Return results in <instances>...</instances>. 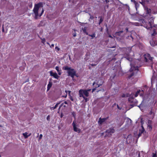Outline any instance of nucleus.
I'll list each match as a JSON object with an SVG mask.
<instances>
[{"label": "nucleus", "mask_w": 157, "mask_h": 157, "mask_svg": "<svg viewBox=\"0 0 157 157\" xmlns=\"http://www.w3.org/2000/svg\"><path fill=\"white\" fill-rule=\"evenodd\" d=\"M144 61L147 63V66H150L152 69H153V66H155L154 69H157V63H153V58L150 55L149 53H147L145 54L144 55Z\"/></svg>", "instance_id": "obj_1"}, {"label": "nucleus", "mask_w": 157, "mask_h": 157, "mask_svg": "<svg viewBox=\"0 0 157 157\" xmlns=\"http://www.w3.org/2000/svg\"><path fill=\"white\" fill-rule=\"evenodd\" d=\"M43 5L42 2H39L37 4H35L33 9V12L35 14V18L36 19L38 18V10L39 8L41 7H43ZM44 12V10L43 8L42 9L41 12L39 15L40 17H41Z\"/></svg>", "instance_id": "obj_2"}, {"label": "nucleus", "mask_w": 157, "mask_h": 157, "mask_svg": "<svg viewBox=\"0 0 157 157\" xmlns=\"http://www.w3.org/2000/svg\"><path fill=\"white\" fill-rule=\"evenodd\" d=\"M67 70V73L68 76H71L72 78H74V76L78 77V76L76 74V71L74 70V69Z\"/></svg>", "instance_id": "obj_3"}, {"label": "nucleus", "mask_w": 157, "mask_h": 157, "mask_svg": "<svg viewBox=\"0 0 157 157\" xmlns=\"http://www.w3.org/2000/svg\"><path fill=\"white\" fill-rule=\"evenodd\" d=\"M131 67L130 69H132V67H133V69H138L141 66V62L140 61L136 62L135 64L132 63L131 64Z\"/></svg>", "instance_id": "obj_4"}, {"label": "nucleus", "mask_w": 157, "mask_h": 157, "mask_svg": "<svg viewBox=\"0 0 157 157\" xmlns=\"http://www.w3.org/2000/svg\"><path fill=\"white\" fill-rule=\"evenodd\" d=\"M115 130L113 128H109L106 131V136H110L112 133H114Z\"/></svg>", "instance_id": "obj_5"}, {"label": "nucleus", "mask_w": 157, "mask_h": 157, "mask_svg": "<svg viewBox=\"0 0 157 157\" xmlns=\"http://www.w3.org/2000/svg\"><path fill=\"white\" fill-rule=\"evenodd\" d=\"M128 101L131 103H136L137 102V101L132 96H130V97L128 98Z\"/></svg>", "instance_id": "obj_6"}, {"label": "nucleus", "mask_w": 157, "mask_h": 157, "mask_svg": "<svg viewBox=\"0 0 157 157\" xmlns=\"http://www.w3.org/2000/svg\"><path fill=\"white\" fill-rule=\"evenodd\" d=\"M144 26L147 29H149L152 28V22L149 21L147 23V24H144Z\"/></svg>", "instance_id": "obj_7"}, {"label": "nucleus", "mask_w": 157, "mask_h": 157, "mask_svg": "<svg viewBox=\"0 0 157 157\" xmlns=\"http://www.w3.org/2000/svg\"><path fill=\"white\" fill-rule=\"evenodd\" d=\"M109 117H108L106 118H100L99 119V121H98V123L100 124H101L103 123L106 120L108 119Z\"/></svg>", "instance_id": "obj_8"}, {"label": "nucleus", "mask_w": 157, "mask_h": 157, "mask_svg": "<svg viewBox=\"0 0 157 157\" xmlns=\"http://www.w3.org/2000/svg\"><path fill=\"white\" fill-rule=\"evenodd\" d=\"M139 69H130L129 70V71L131 73V74L129 75L128 77V79H130L131 77H132L134 75V71L137 70L139 71Z\"/></svg>", "instance_id": "obj_9"}, {"label": "nucleus", "mask_w": 157, "mask_h": 157, "mask_svg": "<svg viewBox=\"0 0 157 157\" xmlns=\"http://www.w3.org/2000/svg\"><path fill=\"white\" fill-rule=\"evenodd\" d=\"M142 129H140V132L138 134V138H139L140 136H141L142 134H144V129L143 125H142Z\"/></svg>", "instance_id": "obj_10"}, {"label": "nucleus", "mask_w": 157, "mask_h": 157, "mask_svg": "<svg viewBox=\"0 0 157 157\" xmlns=\"http://www.w3.org/2000/svg\"><path fill=\"white\" fill-rule=\"evenodd\" d=\"M149 101L148 100L146 99L145 98L143 99V100L141 103V105H143L144 107H145L147 105V103Z\"/></svg>", "instance_id": "obj_11"}, {"label": "nucleus", "mask_w": 157, "mask_h": 157, "mask_svg": "<svg viewBox=\"0 0 157 157\" xmlns=\"http://www.w3.org/2000/svg\"><path fill=\"white\" fill-rule=\"evenodd\" d=\"M52 83L51 82V79H49V83L48 84V87H47V90H49L50 88L52 86Z\"/></svg>", "instance_id": "obj_12"}, {"label": "nucleus", "mask_w": 157, "mask_h": 157, "mask_svg": "<svg viewBox=\"0 0 157 157\" xmlns=\"http://www.w3.org/2000/svg\"><path fill=\"white\" fill-rule=\"evenodd\" d=\"M84 92L83 90L81 89L79 91V95L80 97L83 98L84 96Z\"/></svg>", "instance_id": "obj_13"}, {"label": "nucleus", "mask_w": 157, "mask_h": 157, "mask_svg": "<svg viewBox=\"0 0 157 157\" xmlns=\"http://www.w3.org/2000/svg\"><path fill=\"white\" fill-rule=\"evenodd\" d=\"M123 32V30H121L119 32H117L115 33L114 35L116 36H121V33H122Z\"/></svg>", "instance_id": "obj_14"}, {"label": "nucleus", "mask_w": 157, "mask_h": 157, "mask_svg": "<svg viewBox=\"0 0 157 157\" xmlns=\"http://www.w3.org/2000/svg\"><path fill=\"white\" fill-rule=\"evenodd\" d=\"M50 74L51 76H53L55 78H58L59 77L58 75L56 73H53L51 71L50 72Z\"/></svg>", "instance_id": "obj_15"}, {"label": "nucleus", "mask_w": 157, "mask_h": 157, "mask_svg": "<svg viewBox=\"0 0 157 157\" xmlns=\"http://www.w3.org/2000/svg\"><path fill=\"white\" fill-rule=\"evenodd\" d=\"M83 90L84 95L86 97H88L89 96V93L88 92V90Z\"/></svg>", "instance_id": "obj_16"}, {"label": "nucleus", "mask_w": 157, "mask_h": 157, "mask_svg": "<svg viewBox=\"0 0 157 157\" xmlns=\"http://www.w3.org/2000/svg\"><path fill=\"white\" fill-rule=\"evenodd\" d=\"M22 134L24 137L25 138V139H26L28 138V137L31 134V133H30L29 135H28V133L25 132L24 133H23Z\"/></svg>", "instance_id": "obj_17"}, {"label": "nucleus", "mask_w": 157, "mask_h": 157, "mask_svg": "<svg viewBox=\"0 0 157 157\" xmlns=\"http://www.w3.org/2000/svg\"><path fill=\"white\" fill-rule=\"evenodd\" d=\"M150 43L151 45L152 46H154L155 45V42L153 41V40H151L150 41Z\"/></svg>", "instance_id": "obj_18"}, {"label": "nucleus", "mask_w": 157, "mask_h": 157, "mask_svg": "<svg viewBox=\"0 0 157 157\" xmlns=\"http://www.w3.org/2000/svg\"><path fill=\"white\" fill-rule=\"evenodd\" d=\"M73 129L74 131L76 132H80V130L76 126L73 127Z\"/></svg>", "instance_id": "obj_19"}, {"label": "nucleus", "mask_w": 157, "mask_h": 157, "mask_svg": "<svg viewBox=\"0 0 157 157\" xmlns=\"http://www.w3.org/2000/svg\"><path fill=\"white\" fill-rule=\"evenodd\" d=\"M60 102L57 103L54 107H51V109H56L58 106V105L60 104Z\"/></svg>", "instance_id": "obj_20"}, {"label": "nucleus", "mask_w": 157, "mask_h": 157, "mask_svg": "<svg viewBox=\"0 0 157 157\" xmlns=\"http://www.w3.org/2000/svg\"><path fill=\"white\" fill-rule=\"evenodd\" d=\"M154 114L155 113L154 111V109L152 107L151 108V111L149 112V114L150 115H152V114Z\"/></svg>", "instance_id": "obj_21"}, {"label": "nucleus", "mask_w": 157, "mask_h": 157, "mask_svg": "<svg viewBox=\"0 0 157 157\" xmlns=\"http://www.w3.org/2000/svg\"><path fill=\"white\" fill-rule=\"evenodd\" d=\"M153 76L151 78V80H152V79H154L155 78V76H156V75L155 74V71L154 70H153Z\"/></svg>", "instance_id": "obj_22"}, {"label": "nucleus", "mask_w": 157, "mask_h": 157, "mask_svg": "<svg viewBox=\"0 0 157 157\" xmlns=\"http://www.w3.org/2000/svg\"><path fill=\"white\" fill-rule=\"evenodd\" d=\"M82 29L84 33H85L86 35L88 34V33L86 32V27L83 28H82Z\"/></svg>", "instance_id": "obj_23"}, {"label": "nucleus", "mask_w": 157, "mask_h": 157, "mask_svg": "<svg viewBox=\"0 0 157 157\" xmlns=\"http://www.w3.org/2000/svg\"><path fill=\"white\" fill-rule=\"evenodd\" d=\"M140 92L141 91L140 90H138L135 94V97H137L138 96L139 94H140Z\"/></svg>", "instance_id": "obj_24"}, {"label": "nucleus", "mask_w": 157, "mask_h": 157, "mask_svg": "<svg viewBox=\"0 0 157 157\" xmlns=\"http://www.w3.org/2000/svg\"><path fill=\"white\" fill-rule=\"evenodd\" d=\"M146 13L148 14H150L151 13V10L150 9L147 8L146 10Z\"/></svg>", "instance_id": "obj_25"}, {"label": "nucleus", "mask_w": 157, "mask_h": 157, "mask_svg": "<svg viewBox=\"0 0 157 157\" xmlns=\"http://www.w3.org/2000/svg\"><path fill=\"white\" fill-rule=\"evenodd\" d=\"M147 127H148V129H149V130H151L152 128V124L147 125Z\"/></svg>", "instance_id": "obj_26"}, {"label": "nucleus", "mask_w": 157, "mask_h": 157, "mask_svg": "<svg viewBox=\"0 0 157 157\" xmlns=\"http://www.w3.org/2000/svg\"><path fill=\"white\" fill-rule=\"evenodd\" d=\"M98 18H100L99 22V24L100 25L103 21V19L101 17H99Z\"/></svg>", "instance_id": "obj_27"}, {"label": "nucleus", "mask_w": 157, "mask_h": 157, "mask_svg": "<svg viewBox=\"0 0 157 157\" xmlns=\"http://www.w3.org/2000/svg\"><path fill=\"white\" fill-rule=\"evenodd\" d=\"M38 36L39 37L40 39H41V42L42 43H43V44H44V43L45 42V39L44 38L43 39H42V38H40L39 36L38 35Z\"/></svg>", "instance_id": "obj_28"}, {"label": "nucleus", "mask_w": 157, "mask_h": 157, "mask_svg": "<svg viewBox=\"0 0 157 157\" xmlns=\"http://www.w3.org/2000/svg\"><path fill=\"white\" fill-rule=\"evenodd\" d=\"M144 134H143V135L144 136V139H145L146 138H147V136H148V134L146 133V132L144 131Z\"/></svg>", "instance_id": "obj_29"}, {"label": "nucleus", "mask_w": 157, "mask_h": 157, "mask_svg": "<svg viewBox=\"0 0 157 157\" xmlns=\"http://www.w3.org/2000/svg\"><path fill=\"white\" fill-rule=\"evenodd\" d=\"M152 121L151 120H148L147 121V125L151 124Z\"/></svg>", "instance_id": "obj_30"}, {"label": "nucleus", "mask_w": 157, "mask_h": 157, "mask_svg": "<svg viewBox=\"0 0 157 157\" xmlns=\"http://www.w3.org/2000/svg\"><path fill=\"white\" fill-rule=\"evenodd\" d=\"M109 0H105V1L104 2V3L105 4H107L109 3Z\"/></svg>", "instance_id": "obj_31"}, {"label": "nucleus", "mask_w": 157, "mask_h": 157, "mask_svg": "<svg viewBox=\"0 0 157 157\" xmlns=\"http://www.w3.org/2000/svg\"><path fill=\"white\" fill-rule=\"evenodd\" d=\"M50 115H48L47 117V119L48 121H50Z\"/></svg>", "instance_id": "obj_32"}, {"label": "nucleus", "mask_w": 157, "mask_h": 157, "mask_svg": "<svg viewBox=\"0 0 157 157\" xmlns=\"http://www.w3.org/2000/svg\"><path fill=\"white\" fill-rule=\"evenodd\" d=\"M138 106L141 109V107H144V106L143 105H141V104L139 105H138Z\"/></svg>", "instance_id": "obj_33"}, {"label": "nucleus", "mask_w": 157, "mask_h": 157, "mask_svg": "<svg viewBox=\"0 0 157 157\" xmlns=\"http://www.w3.org/2000/svg\"><path fill=\"white\" fill-rule=\"evenodd\" d=\"M72 115L75 118L76 114L74 112H73L72 113Z\"/></svg>", "instance_id": "obj_34"}, {"label": "nucleus", "mask_w": 157, "mask_h": 157, "mask_svg": "<svg viewBox=\"0 0 157 157\" xmlns=\"http://www.w3.org/2000/svg\"><path fill=\"white\" fill-rule=\"evenodd\" d=\"M83 98L85 100L86 102L88 100V98H86L85 96H84Z\"/></svg>", "instance_id": "obj_35"}, {"label": "nucleus", "mask_w": 157, "mask_h": 157, "mask_svg": "<svg viewBox=\"0 0 157 157\" xmlns=\"http://www.w3.org/2000/svg\"><path fill=\"white\" fill-rule=\"evenodd\" d=\"M89 36H91L92 38H94L95 37V34H93L92 35H89Z\"/></svg>", "instance_id": "obj_36"}, {"label": "nucleus", "mask_w": 157, "mask_h": 157, "mask_svg": "<svg viewBox=\"0 0 157 157\" xmlns=\"http://www.w3.org/2000/svg\"><path fill=\"white\" fill-rule=\"evenodd\" d=\"M105 8L106 7L107 8H108L109 7V4L108 3L107 4H105Z\"/></svg>", "instance_id": "obj_37"}, {"label": "nucleus", "mask_w": 157, "mask_h": 157, "mask_svg": "<svg viewBox=\"0 0 157 157\" xmlns=\"http://www.w3.org/2000/svg\"><path fill=\"white\" fill-rule=\"evenodd\" d=\"M72 125L73 126V127H75V126H76V124H75V121H74L73 122V123H72Z\"/></svg>", "instance_id": "obj_38"}, {"label": "nucleus", "mask_w": 157, "mask_h": 157, "mask_svg": "<svg viewBox=\"0 0 157 157\" xmlns=\"http://www.w3.org/2000/svg\"><path fill=\"white\" fill-rule=\"evenodd\" d=\"M117 108L120 110H121L122 109V108L119 107V106L117 104Z\"/></svg>", "instance_id": "obj_39"}, {"label": "nucleus", "mask_w": 157, "mask_h": 157, "mask_svg": "<svg viewBox=\"0 0 157 157\" xmlns=\"http://www.w3.org/2000/svg\"><path fill=\"white\" fill-rule=\"evenodd\" d=\"M63 69H71V68L70 67H68L67 66H66L65 67H64Z\"/></svg>", "instance_id": "obj_40"}, {"label": "nucleus", "mask_w": 157, "mask_h": 157, "mask_svg": "<svg viewBox=\"0 0 157 157\" xmlns=\"http://www.w3.org/2000/svg\"><path fill=\"white\" fill-rule=\"evenodd\" d=\"M70 98L71 101H74V99L71 96H70Z\"/></svg>", "instance_id": "obj_41"}, {"label": "nucleus", "mask_w": 157, "mask_h": 157, "mask_svg": "<svg viewBox=\"0 0 157 157\" xmlns=\"http://www.w3.org/2000/svg\"><path fill=\"white\" fill-rule=\"evenodd\" d=\"M42 136H43L41 134H40L39 136V140L41 139L42 138Z\"/></svg>", "instance_id": "obj_42"}, {"label": "nucleus", "mask_w": 157, "mask_h": 157, "mask_svg": "<svg viewBox=\"0 0 157 157\" xmlns=\"http://www.w3.org/2000/svg\"><path fill=\"white\" fill-rule=\"evenodd\" d=\"M153 155H152V157H156V153H153Z\"/></svg>", "instance_id": "obj_43"}, {"label": "nucleus", "mask_w": 157, "mask_h": 157, "mask_svg": "<svg viewBox=\"0 0 157 157\" xmlns=\"http://www.w3.org/2000/svg\"><path fill=\"white\" fill-rule=\"evenodd\" d=\"M130 96H132L131 95H130L129 94H126V96L127 97H130Z\"/></svg>", "instance_id": "obj_44"}, {"label": "nucleus", "mask_w": 157, "mask_h": 157, "mask_svg": "<svg viewBox=\"0 0 157 157\" xmlns=\"http://www.w3.org/2000/svg\"><path fill=\"white\" fill-rule=\"evenodd\" d=\"M90 18L91 19H93L94 18V17L93 16L91 15L90 17Z\"/></svg>", "instance_id": "obj_45"}, {"label": "nucleus", "mask_w": 157, "mask_h": 157, "mask_svg": "<svg viewBox=\"0 0 157 157\" xmlns=\"http://www.w3.org/2000/svg\"><path fill=\"white\" fill-rule=\"evenodd\" d=\"M122 97L124 98L126 97V94H123L121 96Z\"/></svg>", "instance_id": "obj_46"}, {"label": "nucleus", "mask_w": 157, "mask_h": 157, "mask_svg": "<svg viewBox=\"0 0 157 157\" xmlns=\"http://www.w3.org/2000/svg\"><path fill=\"white\" fill-rule=\"evenodd\" d=\"M55 49H57L58 51H59V48L57 47H56Z\"/></svg>", "instance_id": "obj_47"}, {"label": "nucleus", "mask_w": 157, "mask_h": 157, "mask_svg": "<svg viewBox=\"0 0 157 157\" xmlns=\"http://www.w3.org/2000/svg\"><path fill=\"white\" fill-rule=\"evenodd\" d=\"M142 22L143 23V24H144V22L145 23H146V21L144 20H142Z\"/></svg>", "instance_id": "obj_48"}, {"label": "nucleus", "mask_w": 157, "mask_h": 157, "mask_svg": "<svg viewBox=\"0 0 157 157\" xmlns=\"http://www.w3.org/2000/svg\"><path fill=\"white\" fill-rule=\"evenodd\" d=\"M76 36V33H75L74 34H73V36L74 37H75Z\"/></svg>", "instance_id": "obj_49"}, {"label": "nucleus", "mask_w": 157, "mask_h": 157, "mask_svg": "<svg viewBox=\"0 0 157 157\" xmlns=\"http://www.w3.org/2000/svg\"><path fill=\"white\" fill-rule=\"evenodd\" d=\"M120 66L119 65L118 66H117V67H116V69H120Z\"/></svg>", "instance_id": "obj_50"}, {"label": "nucleus", "mask_w": 157, "mask_h": 157, "mask_svg": "<svg viewBox=\"0 0 157 157\" xmlns=\"http://www.w3.org/2000/svg\"><path fill=\"white\" fill-rule=\"evenodd\" d=\"M102 84H99L98 85V86L96 88L99 87Z\"/></svg>", "instance_id": "obj_51"}, {"label": "nucleus", "mask_w": 157, "mask_h": 157, "mask_svg": "<svg viewBox=\"0 0 157 157\" xmlns=\"http://www.w3.org/2000/svg\"><path fill=\"white\" fill-rule=\"evenodd\" d=\"M63 113H61V115H60V117H63Z\"/></svg>", "instance_id": "obj_52"}, {"label": "nucleus", "mask_w": 157, "mask_h": 157, "mask_svg": "<svg viewBox=\"0 0 157 157\" xmlns=\"http://www.w3.org/2000/svg\"><path fill=\"white\" fill-rule=\"evenodd\" d=\"M95 90H96V88L93 89L92 90V92L94 91Z\"/></svg>", "instance_id": "obj_53"}, {"label": "nucleus", "mask_w": 157, "mask_h": 157, "mask_svg": "<svg viewBox=\"0 0 157 157\" xmlns=\"http://www.w3.org/2000/svg\"><path fill=\"white\" fill-rule=\"evenodd\" d=\"M109 37L111 38H113V37L110 35H109Z\"/></svg>", "instance_id": "obj_54"}, {"label": "nucleus", "mask_w": 157, "mask_h": 157, "mask_svg": "<svg viewBox=\"0 0 157 157\" xmlns=\"http://www.w3.org/2000/svg\"><path fill=\"white\" fill-rule=\"evenodd\" d=\"M63 103H62L61 105L60 106V107H59V108H60L61 106H62L63 105Z\"/></svg>", "instance_id": "obj_55"}, {"label": "nucleus", "mask_w": 157, "mask_h": 157, "mask_svg": "<svg viewBox=\"0 0 157 157\" xmlns=\"http://www.w3.org/2000/svg\"><path fill=\"white\" fill-rule=\"evenodd\" d=\"M125 30L126 31V32H127L128 31V28H127L125 29Z\"/></svg>", "instance_id": "obj_56"}, {"label": "nucleus", "mask_w": 157, "mask_h": 157, "mask_svg": "<svg viewBox=\"0 0 157 157\" xmlns=\"http://www.w3.org/2000/svg\"><path fill=\"white\" fill-rule=\"evenodd\" d=\"M154 34H156V32H154V33H153L152 34V36H154Z\"/></svg>", "instance_id": "obj_57"}, {"label": "nucleus", "mask_w": 157, "mask_h": 157, "mask_svg": "<svg viewBox=\"0 0 157 157\" xmlns=\"http://www.w3.org/2000/svg\"><path fill=\"white\" fill-rule=\"evenodd\" d=\"M64 103L65 104H67V102L66 101H65L64 102Z\"/></svg>", "instance_id": "obj_58"}, {"label": "nucleus", "mask_w": 157, "mask_h": 157, "mask_svg": "<svg viewBox=\"0 0 157 157\" xmlns=\"http://www.w3.org/2000/svg\"><path fill=\"white\" fill-rule=\"evenodd\" d=\"M55 69H59V67L58 66H56V67Z\"/></svg>", "instance_id": "obj_59"}, {"label": "nucleus", "mask_w": 157, "mask_h": 157, "mask_svg": "<svg viewBox=\"0 0 157 157\" xmlns=\"http://www.w3.org/2000/svg\"><path fill=\"white\" fill-rule=\"evenodd\" d=\"M51 46L52 47H54V44H52L51 45Z\"/></svg>", "instance_id": "obj_60"}, {"label": "nucleus", "mask_w": 157, "mask_h": 157, "mask_svg": "<svg viewBox=\"0 0 157 157\" xmlns=\"http://www.w3.org/2000/svg\"><path fill=\"white\" fill-rule=\"evenodd\" d=\"M106 31L108 32V28L107 27V28H106Z\"/></svg>", "instance_id": "obj_61"}, {"label": "nucleus", "mask_w": 157, "mask_h": 157, "mask_svg": "<svg viewBox=\"0 0 157 157\" xmlns=\"http://www.w3.org/2000/svg\"><path fill=\"white\" fill-rule=\"evenodd\" d=\"M95 84V82H94L93 83V85H94Z\"/></svg>", "instance_id": "obj_62"}, {"label": "nucleus", "mask_w": 157, "mask_h": 157, "mask_svg": "<svg viewBox=\"0 0 157 157\" xmlns=\"http://www.w3.org/2000/svg\"><path fill=\"white\" fill-rule=\"evenodd\" d=\"M2 31L3 32H4V28H3V29H2Z\"/></svg>", "instance_id": "obj_63"}, {"label": "nucleus", "mask_w": 157, "mask_h": 157, "mask_svg": "<svg viewBox=\"0 0 157 157\" xmlns=\"http://www.w3.org/2000/svg\"><path fill=\"white\" fill-rule=\"evenodd\" d=\"M29 81V79H27V81L26 82H28Z\"/></svg>", "instance_id": "obj_64"}]
</instances>
